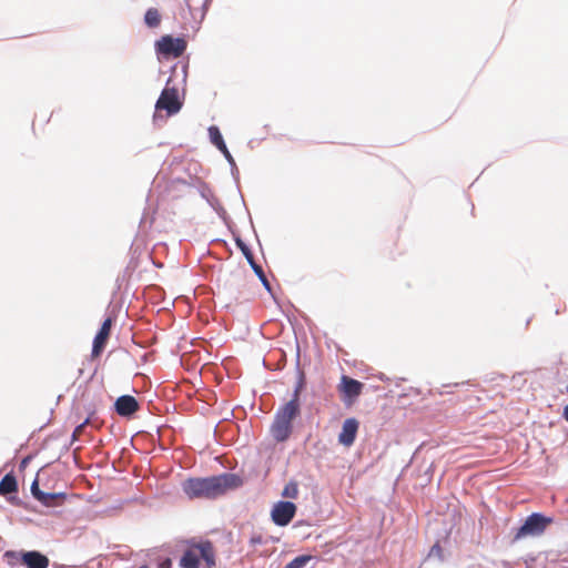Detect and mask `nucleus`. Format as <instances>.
<instances>
[{
	"mask_svg": "<svg viewBox=\"0 0 568 568\" xmlns=\"http://www.w3.org/2000/svg\"><path fill=\"white\" fill-rule=\"evenodd\" d=\"M260 280L265 275L263 268L255 262L251 265Z\"/></svg>",
	"mask_w": 568,
	"mask_h": 568,
	"instance_id": "4be33fe9",
	"label": "nucleus"
},
{
	"mask_svg": "<svg viewBox=\"0 0 568 568\" xmlns=\"http://www.w3.org/2000/svg\"><path fill=\"white\" fill-rule=\"evenodd\" d=\"M554 523L551 517H547L540 513L529 515L525 523L517 529L514 540H520L526 537L540 536L547 527Z\"/></svg>",
	"mask_w": 568,
	"mask_h": 568,
	"instance_id": "7ed1b4c3",
	"label": "nucleus"
},
{
	"mask_svg": "<svg viewBox=\"0 0 568 568\" xmlns=\"http://www.w3.org/2000/svg\"><path fill=\"white\" fill-rule=\"evenodd\" d=\"M564 417L568 422V405L564 408Z\"/></svg>",
	"mask_w": 568,
	"mask_h": 568,
	"instance_id": "393cba45",
	"label": "nucleus"
},
{
	"mask_svg": "<svg viewBox=\"0 0 568 568\" xmlns=\"http://www.w3.org/2000/svg\"><path fill=\"white\" fill-rule=\"evenodd\" d=\"M358 422L355 418H347L342 426V432L338 435V443L345 447L354 444L358 432Z\"/></svg>",
	"mask_w": 568,
	"mask_h": 568,
	"instance_id": "9d476101",
	"label": "nucleus"
},
{
	"mask_svg": "<svg viewBox=\"0 0 568 568\" xmlns=\"http://www.w3.org/2000/svg\"><path fill=\"white\" fill-rule=\"evenodd\" d=\"M6 556H7V557H16V556H17V554H16V552H13V551H8V552L6 554Z\"/></svg>",
	"mask_w": 568,
	"mask_h": 568,
	"instance_id": "a878e982",
	"label": "nucleus"
},
{
	"mask_svg": "<svg viewBox=\"0 0 568 568\" xmlns=\"http://www.w3.org/2000/svg\"><path fill=\"white\" fill-rule=\"evenodd\" d=\"M243 485V479L232 473L207 478H190L183 483V491L189 498L213 499Z\"/></svg>",
	"mask_w": 568,
	"mask_h": 568,
	"instance_id": "f257e3e1",
	"label": "nucleus"
},
{
	"mask_svg": "<svg viewBox=\"0 0 568 568\" xmlns=\"http://www.w3.org/2000/svg\"><path fill=\"white\" fill-rule=\"evenodd\" d=\"M88 424H89V418H87L82 424H80L75 427V429L73 430V434H72L73 440H78L82 436Z\"/></svg>",
	"mask_w": 568,
	"mask_h": 568,
	"instance_id": "412c9836",
	"label": "nucleus"
},
{
	"mask_svg": "<svg viewBox=\"0 0 568 568\" xmlns=\"http://www.w3.org/2000/svg\"><path fill=\"white\" fill-rule=\"evenodd\" d=\"M33 497L47 507L60 506L64 499L65 494L63 493H44L39 488L38 481H33L31 486Z\"/></svg>",
	"mask_w": 568,
	"mask_h": 568,
	"instance_id": "1a4fd4ad",
	"label": "nucleus"
},
{
	"mask_svg": "<svg viewBox=\"0 0 568 568\" xmlns=\"http://www.w3.org/2000/svg\"><path fill=\"white\" fill-rule=\"evenodd\" d=\"M118 415L128 417L136 413L140 408L138 400L131 395H122L114 403Z\"/></svg>",
	"mask_w": 568,
	"mask_h": 568,
	"instance_id": "9b49d317",
	"label": "nucleus"
},
{
	"mask_svg": "<svg viewBox=\"0 0 568 568\" xmlns=\"http://www.w3.org/2000/svg\"><path fill=\"white\" fill-rule=\"evenodd\" d=\"M341 392L344 395V399L353 400L358 397L363 389V384L348 376H343L339 385Z\"/></svg>",
	"mask_w": 568,
	"mask_h": 568,
	"instance_id": "ddd939ff",
	"label": "nucleus"
},
{
	"mask_svg": "<svg viewBox=\"0 0 568 568\" xmlns=\"http://www.w3.org/2000/svg\"><path fill=\"white\" fill-rule=\"evenodd\" d=\"M202 562L205 568L216 565L215 549L210 540L189 544L180 558L181 568H200Z\"/></svg>",
	"mask_w": 568,
	"mask_h": 568,
	"instance_id": "f03ea898",
	"label": "nucleus"
},
{
	"mask_svg": "<svg viewBox=\"0 0 568 568\" xmlns=\"http://www.w3.org/2000/svg\"><path fill=\"white\" fill-rule=\"evenodd\" d=\"M302 389V385H297L293 397L280 409L277 410L276 415L282 420L288 422L290 424L293 423V420L300 415L301 412V405H300V393Z\"/></svg>",
	"mask_w": 568,
	"mask_h": 568,
	"instance_id": "0eeeda50",
	"label": "nucleus"
},
{
	"mask_svg": "<svg viewBox=\"0 0 568 568\" xmlns=\"http://www.w3.org/2000/svg\"><path fill=\"white\" fill-rule=\"evenodd\" d=\"M112 325H113V320L111 317L105 318L104 322L102 323L99 332L97 333V335L93 339L92 352H91L92 358H98L104 351L105 345H106L108 339L111 334Z\"/></svg>",
	"mask_w": 568,
	"mask_h": 568,
	"instance_id": "6e6552de",
	"label": "nucleus"
},
{
	"mask_svg": "<svg viewBox=\"0 0 568 568\" xmlns=\"http://www.w3.org/2000/svg\"><path fill=\"white\" fill-rule=\"evenodd\" d=\"M20 559L27 568H48L50 564L45 555L36 550L21 552Z\"/></svg>",
	"mask_w": 568,
	"mask_h": 568,
	"instance_id": "f8f14e48",
	"label": "nucleus"
},
{
	"mask_svg": "<svg viewBox=\"0 0 568 568\" xmlns=\"http://www.w3.org/2000/svg\"><path fill=\"white\" fill-rule=\"evenodd\" d=\"M261 281H262L263 285H264L268 291H271L270 283H268V281H267V278H266V276H265V275L261 278Z\"/></svg>",
	"mask_w": 568,
	"mask_h": 568,
	"instance_id": "b1692460",
	"label": "nucleus"
},
{
	"mask_svg": "<svg viewBox=\"0 0 568 568\" xmlns=\"http://www.w3.org/2000/svg\"><path fill=\"white\" fill-rule=\"evenodd\" d=\"M296 510L297 507L294 503L280 500L272 507L271 519L275 525L285 527L295 517Z\"/></svg>",
	"mask_w": 568,
	"mask_h": 568,
	"instance_id": "423d86ee",
	"label": "nucleus"
},
{
	"mask_svg": "<svg viewBox=\"0 0 568 568\" xmlns=\"http://www.w3.org/2000/svg\"><path fill=\"white\" fill-rule=\"evenodd\" d=\"M293 424L275 416L274 423L271 426V434L276 442H285L291 436Z\"/></svg>",
	"mask_w": 568,
	"mask_h": 568,
	"instance_id": "4468645a",
	"label": "nucleus"
},
{
	"mask_svg": "<svg viewBox=\"0 0 568 568\" xmlns=\"http://www.w3.org/2000/svg\"><path fill=\"white\" fill-rule=\"evenodd\" d=\"M435 550H436V551H439V550H440V547H439L438 545L433 546V548H432V552H433V551H435Z\"/></svg>",
	"mask_w": 568,
	"mask_h": 568,
	"instance_id": "bb28decb",
	"label": "nucleus"
},
{
	"mask_svg": "<svg viewBox=\"0 0 568 568\" xmlns=\"http://www.w3.org/2000/svg\"><path fill=\"white\" fill-rule=\"evenodd\" d=\"M140 568H146V567H145V566H143V567H140Z\"/></svg>",
	"mask_w": 568,
	"mask_h": 568,
	"instance_id": "c85d7f7f",
	"label": "nucleus"
},
{
	"mask_svg": "<svg viewBox=\"0 0 568 568\" xmlns=\"http://www.w3.org/2000/svg\"><path fill=\"white\" fill-rule=\"evenodd\" d=\"M237 245L241 248V251L244 254V256L246 257V260L250 263V265H252L255 261H254V256H253L251 250L241 240H237Z\"/></svg>",
	"mask_w": 568,
	"mask_h": 568,
	"instance_id": "aec40b11",
	"label": "nucleus"
},
{
	"mask_svg": "<svg viewBox=\"0 0 568 568\" xmlns=\"http://www.w3.org/2000/svg\"><path fill=\"white\" fill-rule=\"evenodd\" d=\"M567 392H568V385H567Z\"/></svg>",
	"mask_w": 568,
	"mask_h": 568,
	"instance_id": "c756f323",
	"label": "nucleus"
},
{
	"mask_svg": "<svg viewBox=\"0 0 568 568\" xmlns=\"http://www.w3.org/2000/svg\"><path fill=\"white\" fill-rule=\"evenodd\" d=\"M298 494L300 489L297 481L291 480L284 486L281 495L283 498L296 499L298 497Z\"/></svg>",
	"mask_w": 568,
	"mask_h": 568,
	"instance_id": "a211bd4d",
	"label": "nucleus"
},
{
	"mask_svg": "<svg viewBox=\"0 0 568 568\" xmlns=\"http://www.w3.org/2000/svg\"><path fill=\"white\" fill-rule=\"evenodd\" d=\"M182 108V102L179 100V91L176 88H164L161 92L156 103H155V114L154 119H156L158 114L161 111H166V115H173L178 113Z\"/></svg>",
	"mask_w": 568,
	"mask_h": 568,
	"instance_id": "20e7f679",
	"label": "nucleus"
},
{
	"mask_svg": "<svg viewBox=\"0 0 568 568\" xmlns=\"http://www.w3.org/2000/svg\"><path fill=\"white\" fill-rule=\"evenodd\" d=\"M156 51L166 58H179L186 49V41L182 38L163 36L155 43Z\"/></svg>",
	"mask_w": 568,
	"mask_h": 568,
	"instance_id": "39448f33",
	"label": "nucleus"
},
{
	"mask_svg": "<svg viewBox=\"0 0 568 568\" xmlns=\"http://www.w3.org/2000/svg\"><path fill=\"white\" fill-rule=\"evenodd\" d=\"M144 21L148 27L150 28H156L160 26L161 22V16L155 8H150L144 16Z\"/></svg>",
	"mask_w": 568,
	"mask_h": 568,
	"instance_id": "f3484780",
	"label": "nucleus"
},
{
	"mask_svg": "<svg viewBox=\"0 0 568 568\" xmlns=\"http://www.w3.org/2000/svg\"><path fill=\"white\" fill-rule=\"evenodd\" d=\"M312 559V556L302 555L290 561L284 568H303Z\"/></svg>",
	"mask_w": 568,
	"mask_h": 568,
	"instance_id": "6ab92c4d",
	"label": "nucleus"
},
{
	"mask_svg": "<svg viewBox=\"0 0 568 568\" xmlns=\"http://www.w3.org/2000/svg\"><path fill=\"white\" fill-rule=\"evenodd\" d=\"M209 135H210V140L211 142L226 156V158H231V154L226 148V144L223 140V136L219 130L217 126L215 125H212L209 128Z\"/></svg>",
	"mask_w": 568,
	"mask_h": 568,
	"instance_id": "2eb2a0df",
	"label": "nucleus"
},
{
	"mask_svg": "<svg viewBox=\"0 0 568 568\" xmlns=\"http://www.w3.org/2000/svg\"><path fill=\"white\" fill-rule=\"evenodd\" d=\"M261 281H262L263 285H264L268 291H271L270 283H268V281H267V278H266V276H265V275L261 278Z\"/></svg>",
	"mask_w": 568,
	"mask_h": 568,
	"instance_id": "5701e85b",
	"label": "nucleus"
},
{
	"mask_svg": "<svg viewBox=\"0 0 568 568\" xmlns=\"http://www.w3.org/2000/svg\"><path fill=\"white\" fill-rule=\"evenodd\" d=\"M18 491V483L12 474H7L0 480V495L6 496Z\"/></svg>",
	"mask_w": 568,
	"mask_h": 568,
	"instance_id": "dca6fc26",
	"label": "nucleus"
},
{
	"mask_svg": "<svg viewBox=\"0 0 568 568\" xmlns=\"http://www.w3.org/2000/svg\"><path fill=\"white\" fill-rule=\"evenodd\" d=\"M252 541H253V542H258V541H260V539H254V538H253V539H252Z\"/></svg>",
	"mask_w": 568,
	"mask_h": 568,
	"instance_id": "cd10ccee",
	"label": "nucleus"
}]
</instances>
